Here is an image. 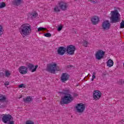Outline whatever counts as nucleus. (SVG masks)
<instances>
[{"label":"nucleus","mask_w":124,"mask_h":124,"mask_svg":"<svg viewBox=\"0 0 124 124\" xmlns=\"http://www.w3.org/2000/svg\"><path fill=\"white\" fill-rule=\"evenodd\" d=\"M9 84H10L9 81H5L4 83V85L5 87H7V86H9Z\"/></svg>","instance_id":"473e14b6"},{"label":"nucleus","mask_w":124,"mask_h":124,"mask_svg":"<svg viewBox=\"0 0 124 124\" xmlns=\"http://www.w3.org/2000/svg\"><path fill=\"white\" fill-rule=\"evenodd\" d=\"M69 77H70V76L69 75H68L67 73H62V75L61 76V80L62 81V82H65L66 81H67V80H68V79H69Z\"/></svg>","instance_id":"2eb2a0df"},{"label":"nucleus","mask_w":124,"mask_h":124,"mask_svg":"<svg viewBox=\"0 0 124 124\" xmlns=\"http://www.w3.org/2000/svg\"><path fill=\"white\" fill-rule=\"evenodd\" d=\"M5 3L3 2L0 3V8H3V7H5Z\"/></svg>","instance_id":"cd10ccee"},{"label":"nucleus","mask_w":124,"mask_h":124,"mask_svg":"<svg viewBox=\"0 0 124 124\" xmlns=\"http://www.w3.org/2000/svg\"><path fill=\"white\" fill-rule=\"evenodd\" d=\"M101 95H102V93H93V99L94 100H98L101 97Z\"/></svg>","instance_id":"f3484780"},{"label":"nucleus","mask_w":124,"mask_h":124,"mask_svg":"<svg viewBox=\"0 0 124 124\" xmlns=\"http://www.w3.org/2000/svg\"><path fill=\"white\" fill-rule=\"evenodd\" d=\"M104 55H105V52L102 50H99L96 53L95 58L97 60H101V59H103Z\"/></svg>","instance_id":"9d476101"},{"label":"nucleus","mask_w":124,"mask_h":124,"mask_svg":"<svg viewBox=\"0 0 124 124\" xmlns=\"http://www.w3.org/2000/svg\"><path fill=\"white\" fill-rule=\"evenodd\" d=\"M92 2H93V3H95L96 2V0H91Z\"/></svg>","instance_id":"4c0bfd02"},{"label":"nucleus","mask_w":124,"mask_h":124,"mask_svg":"<svg viewBox=\"0 0 124 124\" xmlns=\"http://www.w3.org/2000/svg\"><path fill=\"white\" fill-rule=\"evenodd\" d=\"M18 72L20 74L25 75L28 73V67L25 66H21L18 68Z\"/></svg>","instance_id":"f8f14e48"},{"label":"nucleus","mask_w":124,"mask_h":124,"mask_svg":"<svg viewBox=\"0 0 124 124\" xmlns=\"http://www.w3.org/2000/svg\"><path fill=\"white\" fill-rule=\"evenodd\" d=\"M66 52V48L63 46H60L57 50V53L60 56H63Z\"/></svg>","instance_id":"ddd939ff"},{"label":"nucleus","mask_w":124,"mask_h":124,"mask_svg":"<svg viewBox=\"0 0 124 124\" xmlns=\"http://www.w3.org/2000/svg\"><path fill=\"white\" fill-rule=\"evenodd\" d=\"M6 101V96L0 93V108H4V106L1 105V103Z\"/></svg>","instance_id":"4468645a"},{"label":"nucleus","mask_w":124,"mask_h":124,"mask_svg":"<svg viewBox=\"0 0 124 124\" xmlns=\"http://www.w3.org/2000/svg\"><path fill=\"white\" fill-rule=\"evenodd\" d=\"M76 50V47L72 45H69L67 46L66 48V52H67L68 55H70L71 56L74 55Z\"/></svg>","instance_id":"39448f33"},{"label":"nucleus","mask_w":124,"mask_h":124,"mask_svg":"<svg viewBox=\"0 0 124 124\" xmlns=\"http://www.w3.org/2000/svg\"><path fill=\"white\" fill-rule=\"evenodd\" d=\"M71 93V91H70V90L67 89H64L63 90V92L60 93Z\"/></svg>","instance_id":"4be33fe9"},{"label":"nucleus","mask_w":124,"mask_h":124,"mask_svg":"<svg viewBox=\"0 0 124 124\" xmlns=\"http://www.w3.org/2000/svg\"><path fill=\"white\" fill-rule=\"evenodd\" d=\"M9 123L8 124H14V122L13 121H9Z\"/></svg>","instance_id":"e433bc0d"},{"label":"nucleus","mask_w":124,"mask_h":124,"mask_svg":"<svg viewBox=\"0 0 124 124\" xmlns=\"http://www.w3.org/2000/svg\"><path fill=\"white\" fill-rule=\"evenodd\" d=\"M19 31L23 37L28 36L31 33V27L28 23L22 24L19 28Z\"/></svg>","instance_id":"f257e3e1"},{"label":"nucleus","mask_w":124,"mask_h":124,"mask_svg":"<svg viewBox=\"0 0 124 124\" xmlns=\"http://www.w3.org/2000/svg\"><path fill=\"white\" fill-rule=\"evenodd\" d=\"M12 119V116L10 114H3L2 121L4 124H7L8 122H10Z\"/></svg>","instance_id":"1a4fd4ad"},{"label":"nucleus","mask_w":124,"mask_h":124,"mask_svg":"<svg viewBox=\"0 0 124 124\" xmlns=\"http://www.w3.org/2000/svg\"><path fill=\"white\" fill-rule=\"evenodd\" d=\"M46 30V28L43 27H40L38 28V31H44Z\"/></svg>","instance_id":"a878e982"},{"label":"nucleus","mask_w":124,"mask_h":124,"mask_svg":"<svg viewBox=\"0 0 124 124\" xmlns=\"http://www.w3.org/2000/svg\"><path fill=\"white\" fill-rule=\"evenodd\" d=\"M53 10L54 12H60V7H59V6H55L53 9Z\"/></svg>","instance_id":"5701e85b"},{"label":"nucleus","mask_w":124,"mask_h":124,"mask_svg":"<svg viewBox=\"0 0 124 124\" xmlns=\"http://www.w3.org/2000/svg\"><path fill=\"white\" fill-rule=\"evenodd\" d=\"M26 124H34V122L31 120H28L26 122Z\"/></svg>","instance_id":"c85d7f7f"},{"label":"nucleus","mask_w":124,"mask_h":124,"mask_svg":"<svg viewBox=\"0 0 124 124\" xmlns=\"http://www.w3.org/2000/svg\"><path fill=\"white\" fill-rule=\"evenodd\" d=\"M73 96H74V97H76V96H78V94H77V93H74V94H73Z\"/></svg>","instance_id":"58836bf2"},{"label":"nucleus","mask_w":124,"mask_h":124,"mask_svg":"<svg viewBox=\"0 0 124 124\" xmlns=\"http://www.w3.org/2000/svg\"><path fill=\"white\" fill-rule=\"evenodd\" d=\"M93 93H101V92L99 90H95L93 92Z\"/></svg>","instance_id":"72a5a7b5"},{"label":"nucleus","mask_w":124,"mask_h":124,"mask_svg":"<svg viewBox=\"0 0 124 124\" xmlns=\"http://www.w3.org/2000/svg\"><path fill=\"white\" fill-rule=\"evenodd\" d=\"M26 87H27V85H26V84H23V83H21L18 85V88L19 89H22V88L25 89V88H26Z\"/></svg>","instance_id":"b1692460"},{"label":"nucleus","mask_w":124,"mask_h":124,"mask_svg":"<svg viewBox=\"0 0 124 124\" xmlns=\"http://www.w3.org/2000/svg\"><path fill=\"white\" fill-rule=\"evenodd\" d=\"M85 105L83 103L78 104L76 107V109L78 113H83L85 110Z\"/></svg>","instance_id":"0eeeda50"},{"label":"nucleus","mask_w":124,"mask_h":124,"mask_svg":"<svg viewBox=\"0 0 124 124\" xmlns=\"http://www.w3.org/2000/svg\"><path fill=\"white\" fill-rule=\"evenodd\" d=\"M111 17L110 20L112 23H117L119 22V17H120V14L118 11H113L111 12Z\"/></svg>","instance_id":"20e7f679"},{"label":"nucleus","mask_w":124,"mask_h":124,"mask_svg":"<svg viewBox=\"0 0 124 124\" xmlns=\"http://www.w3.org/2000/svg\"><path fill=\"white\" fill-rule=\"evenodd\" d=\"M38 16V14H37L36 13V12H35L33 14H32V16L33 17H37V16Z\"/></svg>","instance_id":"f704fd0d"},{"label":"nucleus","mask_w":124,"mask_h":124,"mask_svg":"<svg viewBox=\"0 0 124 124\" xmlns=\"http://www.w3.org/2000/svg\"><path fill=\"white\" fill-rule=\"evenodd\" d=\"M60 8L63 11H65L67 10L68 8V4L64 1H60L58 3Z\"/></svg>","instance_id":"6e6552de"},{"label":"nucleus","mask_w":124,"mask_h":124,"mask_svg":"<svg viewBox=\"0 0 124 124\" xmlns=\"http://www.w3.org/2000/svg\"><path fill=\"white\" fill-rule=\"evenodd\" d=\"M23 101L25 103H29L31 101H32V97L30 96H28L27 98H23Z\"/></svg>","instance_id":"a211bd4d"},{"label":"nucleus","mask_w":124,"mask_h":124,"mask_svg":"<svg viewBox=\"0 0 124 124\" xmlns=\"http://www.w3.org/2000/svg\"><path fill=\"white\" fill-rule=\"evenodd\" d=\"M107 64L108 67H112V66L114 65V61L111 59H109L107 61Z\"/></svg>","instance_id":"6ab92c4d"},{"label":"nucleus","mask_w":124,"mask_h":124,"mask_svg":"<svg viewBox=\"0 0 124 124\" xmlns=\"http://www.w3.org/2000/svg\"><path fill=\"white\" fill-rule=\"evenodd\" d=\"M17 98H18V99H20V98H22V95H20L19 97H17Z\"/></svg>","instance_id":"a19ab883"},{"label":"nucleus","mask_w":124,"mask_h":124,"mask_svg":"<svg viewBox=\"0 0 124 124\" xmlns=\"http://www.w3.org/2000/svg\"><path fill=\"white\" fill-rule=\"evenodd\" d=\"M46 37H51L52 36V34L49 32H47L46 33L44 34Z\"/></svg>","instance_id":"7c9ffc66"},{"label":"nucleus","mask_w":124,"mask_h":124,"mask_svg":"<svg viewBox=\"0 0 124 124\" xmlns=\"http://www.w3.org/2000/svg\"><path fill=\"white\" fill-rule=\"evenodd\" d=\"M22 3V0H14L13 1V4L14 5H16V6H18Z\"/></svg>","instance_id":"aec40b11"},{"label":"nucleus","mask_w":124,"mask_h":124,"mask_svg":"<svg viewBox=\"0 0 124 124\" xmlns=\"http://www.w3.org/2000/svg\"><path fill=\"white\" fill-rule=\"evenodd\" d=\"M73 101V97L70 93L65 94V96L62 99L60 104L61 105L63 104H68Z\"/></svg>","instance_id":"7ed1b4c3"},{"label":"nucleus","mask_w":124,"mask_h":124,"mask_svg":"<svg viewBox=\"0 0 124 124\" xmlns=\"http://www.w3.org/2000/svg\"><path fill=\"white\" fill-rule=\"evenodd\" d=\"M91 22L93 25H97L99 22V17L97 16H94L92 17Z\"/></svg>","instance_id":"dca6fc26"},{"label":"nucleus","mask_w":124,"mask_h":124,"mask_svg":"<svg viewBox=\"0 0 124 124\" xmlns=\"http://www.w3.org/2000/svg\"><path fill=\"white\" fill-rule=\"evenodd\" d=\"M83 44L85 47H88V44H89V42L87 40H84L83 42Z\"/></svg>","instance_id":"bb28decb"},{"label":"nucleus","mask_w":124,"mask_h":124,"mask_svg":"<svg viewBox=\"0 0 124 124\" xmlns=\"http://www.w3.org/2000/svg\"><path fill=\"white\" fill-rule=\"evenodd\" d=\"M46 70L50 73L55 74L56 71H60L61 69L57 66V63H56V62H52L47 64Z\"/></svg>","instance_id":"f03ea898"},{"label":"nucleus","mask_w":124,"mask_h":124,"mask_svg":"<svg viewBox=\"0 0 124 124\" xmlns=\"http://www.w3.org/2000/svg\"><path fill=\"white\" fill-rule=\"evenodd\" d=\"M37 67H38V65H34L31 63H29L27 65V69L31 72H35V71H36V69H37Z\"/></svg>","instance_id":"9b49d317"},{"label":"nucleus","mask_w":124,"mask_h":124,"mask_svg":"<svg viewBox=\"0 0 124 124\" xmlns=\"http://www.w3.org/2000/svg\"><path fill=\"white\" fill-rule=\"evenodd\" d=\"M120 29H124V21L122 20L120 23Z\"/></svg>","instance_id":"c756f323"},{"label":"nucleus","mask_w":124,"mask_h":124,"mask_svg":"<svg viewBox=\"0 0 124 124\" xmlns=\"http://www.w3.org/2000/svg\"><path fill=\"white\" fill-rule=\"evenodd\" d=\"M61 30H62V26H59V27H58V31H61Z\"/></svg>","instance_id":"c9c22d12"},{"label":"nucleus","mask_w":124,"mask_h":124,"mask_svg":"<svg viewBox=\"0 0 124 124\" xmlns=\"http://www.w3.org/2000/svg\"><path fill=\"white\" fill-rule=\"evenodd\" d=\"M102 30L103 31H108L111 28V24L109 20H105L102 24Z\"/></svg>","instance_id":"423d86ee"},{"label":"nucleus","mask_w":124,"mask_h":124,"mask_svg":"<svg viewBox=\"0 0 124 124\" xmlns=\"http://www.w3.org/2000/svg\"><path fill=\"white\" fill-rule=\"evenodd\" d=\"M4 31V30H3V28L2 26H0V36L1 35H2L3 34V32Z\"/></svg>","instance_id":"393cba45"},{"label":"nucleus","mask_w":124,"mask_h":124,"mask_svg":"<svg viewBox=\"0 0 124 124\" xmlns=\"http://www.w3.org/2000/svg\"><path fill=\"white\" fill-rule=\"evenodd\" d=\"M5 75L7 78H9V77H10V75H11V73H10V71L6 70L5 71Z\"/></svg>","instance_id":"412c9836"},{"label":"nucleus","mask_w":124,"mask_h":124,"mask_svg":"<svg viewBox=\"0 0 124 124\" xmlns=\"http://www.w3.org/2000/svg\"><path fill=\"white\" fill-rule=\"evenodd\" d=\"M0 76H3V73H0Z\"/></svg>","instance_id":"ea45409f"},{"label":"nucleus","mask_w":124,"mask_h":124,"mask_svg":"<svg viewBox=\"0 0 124 124\" xmlns=\"http://www.w3.org/2000/svg\"><path fill=\"white\" fill-rule=\"evenodd\" d=\"M96 74V73H95V72H93V76H92V79L91 81H93L94 80V79H95Z\"/></svg>","instance_id":"2f4dec72"}]
</instances>
